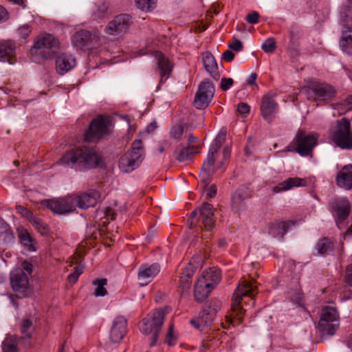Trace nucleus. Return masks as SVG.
Returning <instances> with one entry per match:
<instances>
[{
  "label": "nucleus",
  "instance_id": "f8f14e48",
  "mask_svg": "<svg viewBox=\"0 0 352 352\" xmlns=\"http://www.w3.org/2000/svg\"><path fill=\"white\" fill-rule=\"evenodd\" d=\"M214 94V85L209 80L203 81L199 86L194 100V105L197 109L206 107Z\"/></svg>",
  "mask_w": 352,
  "mask_h": 352
},
{
  "label": "nucleus",
  "instance_id": "5701e85b",
  "mask_svg": "<svg viewBox=\"0 0 352 352\" xmlns=\"http://www.w3.org/2000/svg\"><path fill=\"white\" fill-rule=\"evenodd\" d=\"M200 152L197 145H178L173 153L174 157L180 162L191 160L193 156Z\"/></svg>",
  "mask_w": 352,
  "mask_h": 352
},
{
  "label": "nucleus",
  "instance_id": "c03bdc74",
  "mask_svg": "<svg viewBox=\"0 0 352 352\" xmlns=\"http://www.w3.org/2000/svg\"><path fill=\"white\" fill-rule=\"evenodd\" d=\"M17 339L15 336H8L2 342L3 352H17Z\"/></svg>",
  "mask_w": 352,
  "mask_h": 352
},
{
  "label": "nucleus",
  "instance_id": "8fccbe9b",
  "mask_svg": "<svg viewBox=\"0 0 352 352\" xmlns=\"http://www.w3.org/2000/svg\"><path fill=\"white\" fill-rule=\"evenodd\" d=\"M276 47L274 38H267L261 45L262 50L266 53H272Z\"/></svg>",
  "mask_w": 352,
  "mask_h": 352
},
{
  "label": "nucleus",
  "instance_id": "13d9d810",
  "mask_svg": "<svg viewBox=\"0 0 352 352\" xmlns=\"http://www.w3.org/2000/svg\"><path fill=\"white\" fill-rule=\"evenodd\" d=\"M175 341L176 338L173 336V324H170L166 335V342L168 345H174L175 344Z\"/></svg>",
  "mask_w": 352,
  "mask_h": 352
},
{
  "label": "nucleus",
  "instance_id": "0e129e2a",
  "mask_svg": "<svg viewBox=\"0 0 352 352\" xmlns=\"http://www.w3.org/2000/svg\"><path fill=\"white\" fill-rule=\"evenodd\" d=\"M250 106L245 102H240L238 105L237 110L239 113L246 116L250 113Z\"/></svg>",
  "mask_w": 352,
  "mask_h": 352
},
{
  "label": "nucleus",
  "instance_id": "a211bd4d",
  "mask_svg": "<svg viewBox=\"0 0 352 352\" xmlns=\"http://www.w3.org/2000/svg\"><path fill=\"white\" fill-rule=\"evenodd\" d=\"M161 270L158 263L142 265L140 267L138 278L142 286L148 285L160 273Z\"/></svg>",
  "mask_w": 352,
  "mask_h": 352
},
{
  "label": "nucleus",
  "instance_id": "a18cd8bd",
  "mask_svg": "<svg viewBox=\"0 0 352 352\" xmlns=\"http://www.w3.org/2000/svg\"><path fill=\"white\" fill-rule=\"evenodd\" d=\"M93 284L96 286L94 292L96 296H104L107 294L104 286L107 284L106 278L96 279L93 281Z\"/></svg>",
  "mask_w": 352,
  "mask_h": 352
},
{
  "label": "nucleus",
  "instance_id": "bf43d9fd",
  "mask_svg": "<svg viewBox=\"0 0 352 352\" xmlns=\"http://www.w3.org/2000/svg\"><path fill=\"white\" fill-rule=\"evenodd\" d=\"M17 268L22 269L23 272H25L28 276L30 275L33 271L32 264L27 261H22L20 267H18Z\"/></svg>",
  "mask_w": 352,
  "mask_h": 352
},
{
  "label": "nucleus",
  "instance_id": "1a4fd4ad",
  "mask_svg": "<svg viewBox=\"0 0 352 352\" xmlns=\"http://www.w3.org/2000/svg\"><path fill=\"white\" fill-rule=\"evenodd\" d=\"M213 207L208 203H204L199 208L195 209L190 214V228L198 226L204 227L206 230L210 231L214 226L213 218Z\"/></svg>",
  "mask_w": 352,
  "mask_h": 352
},
{
  "label": "nucleus",
  "instance_id": "20e7f679",
  "mask_svg": "<svg viewBox=\"0 0 352 352\" xmlns=\"http://www.w3.org/2000/svg\"><path fill=\"white\" fill-rule=\"evenodd\" d=\"M165 311L163 309H155L143 318L139 323L140 331L144 335L151 336V346H154L164 323Z\"/></svg>",
  "mask_w": 352,
  "mask_h": 352
},
{
  "label": "nucleus",
  "instance_id": "423d86ee",
  "mask_svg": "<svg viewBox=\"0 0 352 352\" xmlns=\"http://www.w3.org/2000/svg\"><path fill=\"white\" fill-rule=\"evenodd\" d=\"M144 159V149L141 140H135L131 149L119 160V168L124 173H130L140 166Z\"/></svg>",
  "mask_w": 352,
  "mask_h": 352
},
{
  "label": "nucleus",
  "instance_id": "6e6d98bb",
  "mask_svg": "<svg viewBox=\"0 0 352 352\" xmlns=\"http://www.w3.org/2000/svg\"><path fill=\"white\" fill-rule=\"evenodd\" d=\"M107 6L105 3L98 5L97 9L94 11V15L97 18H103L107 12Z\"/></svg>",
  "mask_w": 352,
  "mask_h": 352
},
{
  "label": "nucleus",
  "instance_id": "bb28decb",
  "mask_svg": "<svg viewBox=\"0 0 352 352\" xmlns=\"http://www.w3.org/2000/svg\"><path fill=\"white\" fill-rule=\"evenodd\" d=\"M306 180L299 177H289L272 188L274 193H279L287 191L294 187H300L306 186Z\"/></svg>",
  "mask_w": 352,
  "mask_h": 352
},
{
  "label": "nucleus",
  "instance_id": "49530a36",
  "mask_svg": "<svg viewBox=\"0 0 352 352\" xmlns=\"http://www.w3.org/2000/svg\"><path fill=\"white\" fill-rule=\"evenodd\" d=\"M29 221L41 234H45L47 233L48 230L47 226L45 223L42 221L40 218L33 215L32 219H30Z\"/></svg>",
  "mask_w": 352,
  "mask_h": 352
},
{
  "label": "nucleus",
  "instance_id": "e433bc0d",
  "mask_svg": "<svg viewBox=\"0 0 352 352\" xmlns=\"http://www.w3.org/2000/svg\"><path fill=\"white\" fill-rule=\"evenodd\" d=\"M340 15V22L342 25V30H352V8L349 6H343Z\"/></svg>",
  "mask_w": 352,
  "mask_h": 352
},
{
  "label": "nucleus",
  "instance_id": "c9c22d12",
  "mask_svg": "<svg viewBox=\"0 0 352 352\" xmlns=\"http://www.w3.org/2000/svg\"><path fill=\"white\" fill-rule=\"evenodd\" d=\"M339 44L343 52L352 55V30H342V37Z\"/></svg>",
  "mask_w": 352,
  "mask_h": 352
},
{
  "label": "nucleus",
  "instance_id": "58836bf2",
  "mask_svg": "<svg viewBox=\"0 0 352 352\" xmlns=\"http://www.w3.org/2000/svg\"><path fill=\"white\" fill-rule=\"evenodd\" d=\"M211 311L208 310L207 309H204V310L200 313L199 320L197 321L195 320H191L190 322L195 327L199 329L201 324H204L206 326L210 325L214 320V314H211Z\"/></svg>",
  "mask_w": 352,
  "mask_h": 352
},
{
  "label": "nucleus",
  "instance_id": "680f3d73",
  "mask_svg": "<svg viewBox=\"0 0 352 352\" xmlns=\"http://www.w3.org/2000/svg\"><path fill=\"white\" fill-rule=\"evenodd\" d=\"M233 80L231 78H223L221 81V88L223 91L228 90L233 85Z\"/></svg>",
  "mask_w": 352,
  "mask_h": 352
},
{
  "label": "nucleus",
  "instance_id": "72a5a7b5",
  "mask_svg": "<svg viewBox=\"0 0 352 352\" xmlns=\"http://www.w3.org/2000/svg\"><path fill=\"white\" fill-rule=\"evenodd\" d=\"M212 290L208 283L201 280H197L195 285L194 296L197 302H202L207 298L210 292Z\"/></svg>",
  "mask_w": 352,
  "mask_h": 352
},
{
  "label": "nucleus",
  "instance_id": "473e14b6",
  "mask_svg": "<svg viewBox=\"0 0 352 352\" xmlns=\"http://www.w3.org/2000/svg\"><path fill=\"white\" fill-rule=\"evenodd\" d=\"M300 30L296 25H292L289 30V50L293 56H296L299 54L300 47Z\"/></svg>",
  "mask_w": 352,
  "mask_h": 352
},
{
  "label": "nucleus",
  "instance_id": "9d476101",
  "mask_svg": "<svg viewBox=\"0 0 352 352\" xmlns=\"http://www.w3.org/2000/svg\"><path fill=\"white\" fill-rule=\"evenodd\" d=\"M10 278L12 288L17 294L23 297L30 294L29 277L22 269L14 268L10 272Z\"/></svg>",
  "mask_w": 352,
  "mask_h": 352
},
{
  "label": "nucleus",
  "instance_id": "c85d7f7f",
  "mask_svg": "<svg viewBox=\"0 0 352 352\" xmlns=\"http://www.w3.org/2000/svg\"><path fill=\"white\" fill-rule=\"evenodd\" d=\"M59 41L50 34H43L39 36L34 43L36 49H57L58 47Z\"/></svg>",
  "mask_w": 352,
  "mask_h": 352
},
{
  "label": "nucleus",
  "instance_id": "603ef678",
  "mask_svg": "<svg viewBox=\"0 0 352 352\" xmlns=\"http://www.w3.org/2000/svg\"><path fill=\"white\" fill-rule=\"evenodd\" d=\"M83 272V267L78 265L74 267V272L69 274L67 276V280L70 283H75L79 276Z\"/></svg>",
  "mask_w": 352,
  "mask_h": 352
},
{
  "label": "nucleus",
  "instance_id": "5fc2aeb1",
  "mask_svg": "<svg viewBox=\"0 0 352 352\" xmlns=\"http://www.w3.org/2000/svg\"><path fill=\"white\" fill-rule=\"evenodd\" d=\"M200 177H201V179H202L203 182H204V184H206V186H207L208 184L209 178H208V179L206 182V179H204V178H203L201 173H200ZM210 177V176H209L208 177ZM205 188H206V195H207L208 197H214L216 195V194H217V188H216L215 186L212 185V186H210L208 187L205 186Z\"/></svg>",
  "mask_w": 352,
  "mask_h": 352
},
{
  "label": "nucleus",
  "instance_id": "f3484780",
  "mask_svg": "<svg viewBox=\"0 0 352 352\" xmlns=\"http://www.w3.org/2000/svg\"><path fill=\"white\" fill-rule=\"evenodd\" d=\"M131 17L128 14H120L116 16L105 28L106 33L116 35L125 32L131 24Z\"/></svg>",
  "mask_w": 352,
  "mask_h": 352
},
{
  "label": "nucleus",
  "instance_id": "de8ad7c7",
  "mask_svg": "<svg viewBox=\"0 0 352 352\" xmlns=\"http://www.w3.org/2000/svg\"><path fill=\"white\" fill-rule=\"evenodd\" d=\"M138 8L143 11H151L155 8L157 0H135Z\"/></svg>",
  "mask_w": 352,
  "mask_h": 352
},
{
  "label": "nucleus",
  "instance_id": "7c9ffc66",
  "mask_svg": "<svg viewBox=\"0 0 352 352\" xmlns=\"http://www.w3.org/2000/svg\"><path fill=\"white\" fill-rule=\"evenodd\" d=\"M221 279V272L216 267H212L207 270L203 274L202 277L199 278V280L208 283L211 289H214V287L219 283Z\"/></svg>",
  "mask_w": 352,
  "mask_h": 352
},
{
  "label": "nucleus",
  "instance_id": "aec40b11",
  "mask_svg": "<svg viewBox=\"0 0 352 352\" xmlns=\"http://www.w3.org/2000/svg\"><path fill=\"white\" fill-rule=\"evenodd\" d=\"M250 197L248 189L245 187L239 188L232 197V210L234 213L240 214L247 208L245 200Z\"/></svg>",
  "mask_w": 352,
  "mask_h": 352
},
{
  "label": "nucleus",
  "instance_id": "3c124183",
  "mask_svg": "<svg viewBox=\"0 0 352 352\" xmlns=\"http://www.w3.org/2000/svg\"><path fill=\"white\" fill-rule=\"evenodd\" d=\"M294 225V223L293 221H282L276 223L274 226L275 228L278 230V233L283 236V235L287 232L289 228Z\"/></svg>",
  "mask_w": 352,
  "mask_h": 352
},
{
  "label": "nucleus",
  "instance_id": "7ed1b4c3",
  "mask_svg": "<svg viewBox=\"0 0 352 352\" xmlns=\"http://www.w3.org/2000/svg\"><path fill=\"white\" fill-rule=\"evenodd\" d=\"M256 289V286L254 285L251 281L243 280L239 284L232 298V315L226 316V322L228 326L239 324L243 322L245 309L241 306V300L245 296L252 298Z\"/></svg>",
  "mask_w": 352,
  "mask_h": 352
},
{
  "label": "nucleus",
  "instance_id": "774afa93",
  "mask_svg": "<svg viewBox=\"0 0 352 352\" xmlns=\"http://www.w3.org/2000/svg\"><path fill=\"white\" fill-rule=\"evenodd\" d=\"M222 58L227 62H231L234 58V54L230 50H227L222 54Z\"/></svg>",
  "mask_w": 352,
  "mask_h": 352
},
{
  "label": "nucleus",
  "instance_id": "4468645a",
  "mask_svg": "<svg viewBox=\"0 0 352 352\" xmlns=\"http://www.w3.org/2000/svg\"><path fill=\"white\" fill-rule=\"evenodd\" d=\"M98 41V37L87 30L77 32L72 38L74 46L77 50H91Z\"/></svg>",
  "mask_w": 352,
  "mask_h": 352
},
{
  "label": "nucleus",
  "instance_id": "0eeeda50",
  "mask_svg": "<svg viewBox=\"0 0 352 352\" xmlns=\"http://www.w3.org/2000/svg\"><path fill=\"white\" fill-rule=\"evenodd\" d=\"M302 91L307 100L316 102L329 101L335 95V89L331 85L319 81L309 82Z\"/></svg>",
  "mask_w": 352,
  "mask_h": 352
},
{
  "label": "nucleus",
  "instance_id": "a19ab883",
  "mask_svg": "<svg viewBox=\"0 0 352 352\" xmlns=\"http://www.w3.org/2000/svg\"><path fill=\"white\" fill-rule=\"evenodd\" d=\"M316 249L318 254H329L333 250V243L329 239L324 237L317 243Z\"/></svg>",
  "mask_w": 352,
  "mask_h": 352
},
{
  "label": "nucleus",
  "instance_id": "338daca9",
  "mask_svg": "<svg viewBox=\"0 0 352 352\" xmlns=\"http://www.w3.org/2000/svg\"><path fill=\"white\" fill-rule=\"evenodd\" d=\"M170 144L168 142V140H163L162 142H160L159 146H158V151L160 153H163L165 151H167L170 149Z\"/></svg>",
  "mask_w": 352,
  "mask_h": 352
},
{
  "label": "nucleus",
  "instance_id": "6ab92c4d",
  "mask_svg": "<svg viewBox=\"0 0 352 352\" xmlns=\"http://www.w3.org/2000/svg\"><path fill=\"white\" fill-rule=\"evenodd\" d=\"M127 331V320L122 316L116 317L110 330V339L112 342H120Z\"/></svg>",
  "mask_w": 352,
  "mask_h": 352
},
{
  "label": "nucleus",
  "instance_id": "4c0bfd02",
  "mask_svg": "<svg viewBox=\"0 0 352 352\" xmlns=\"http://www.w3.org/2000/svg\"><path fill=\"white\" fill-rule=\"evenodd\" d=\"M320 318L322 321L326 320H331V322H340V316L338 311L333 306H324L321 309Z\"/></svg>",
  "mask_w": 352,
  "mask_h": 352
},
{
  "label": "nucleus",
  "instance_id": "052dcab7",
  "mask_svg": "<svg viewBox=\"0 0 352 352\" xmlns=\"http://www.w3.org/2000/svg\"><path fill=\"white\" fill-rule=\"evenodd\" d=\"M31 32V28L29 25H25L18 29V34L22 38H26Z\"/></svg>",
  "mask_w": 352,
  "mask_h": 352
},
{
  "label": "nucleus",
  "instance_id": "79ce46f5",
  "mask_svg": "<svg viewBox=\"0 0 352 352\" xmlns=\"http://www.w3.org/2000/svg\"><path fill=\"white\" fill-rule=\"evenodd\" d=\"M33 322L34 318L32 317H25L22 320L21 331L23 334V338H30L32 337L34 329L33 327Z\"/></svg>",
  "mask_w": 352,
  "mask_h": 352
},
{
  "label": "nucleus",
  "instance_id": "6e6552de",
  "mask_svg": "<svg viewBox=\"0 0 352 352\" xmlns=\"http://www.w3.org/2000/svg\"><path fill=\"white\" fill-rule=\"evenodd\" d=\"M318 136L316 134H306L300 131L293 141L285 148V151H296L301 156L310 155L316 146Z\"/></svg>",
  "mask_w": 352,
  "mask_h": 352
},
{
  "label": "nucleus",
  "instance_id": "c756f323",
  "mask_svg": "<svg viewBox=\"0 0 352 352\" xmlns=\"http://www.w3.org/2000/svg\"><path fill=\"white\" fill-rule=\"evenodd\" d=\"M15 45L11 41L0 43V60L13 64L15 61Z\"/></svg>",
  "mask_w": 352,
  "mask_h": 352
},
{
  "label": "nucleus",
  "instance_id": "f704fd0d",
  "mask_svg": "<svg viewBox=\"0 0 352 352\" xmlns=\"http://www.w3.org/2000/svg\"><path fill=\"white\" fill-rule=\"evenodd\" d=\"M340 325L339 322H331V320L324 319L322 321V318H320L318 325V331L322 335H333Z\"/></svg>",
  "mask_w": 352,
  "mask_h": 352
},
{
  "label": "nucleus",
  "instance_id": "39448f33",
  "mask_svg": "<svg viewBox=\"0 0 352 352\" xmlns=\"http://www.w3.org/2000/svg\"><path fill=\"white\" fill-rule=\"evenodd\" d=\"M330 136L333 142L342 149H352V130L350 121L343 118L336 122L330 128Z\"/></svg>",
  "mask_w": 352,
  "mask_h": 352
},
{
  "label": "nucleus",
  "instance_id": "dca6fc26",
  "mask_svg": "<svg viewBox=\"0 0 352 352\" xmlns=\"http://www.w3.org/2000/svg\"><path fill=\"white\" fill-rule=\"evenodd\" d=\"M331 211L339 228L340 225L348 217L350 212V203L346 199H336L331 204Z\"/></svg>",
  "mask_w": 352,
  "mask_h": 352
},
{
  "label": "nucleus",
  "instance_id": "ddd939ff",
  "mask_svg": "<svg viewBox=\"0 0 352 352\" xmlns=\"http://www.w3.org/2000/svg\"><path fill=\"white\" fill-rule=\"evenodd\" d=\"M42 204L56 214H65L76 209L74 197H67L56 199L44 200Z\"/></svg>",
  "mask_w": 352,
  "mask_h": 352
},
{
  "label": "nucleus",
  "instance_id": "4d7b16f0",
  "mask_svg": "<svg viewBox=\"0 0 352 352\" xmlns=\"http://www.w3.org/2000/svg\"><path fill=\"white\" fill-rule=\"evenodd\" d=\"M16 210L18 213L21 214L23 217H25L28 221L32 219L34 214L28 208L19 205L16 206Z\"/></svg>",
  "mask_w": 352,
  "mask_h": 352
},
{
  "label": "nucleus",
  "instance_id": "864d4df0",
  "mask_svg": "<svg viewBox=\"0 0 352 352\" xmlns=\"http://www.w3.org/2000/svg\"><path fill=\"white\" fill-rule=\"evenodd\" d=\"M221 308V302L218 299H213L210 302L208 310H210L214 316Z\"/></svg>",
  "mask_w": 352,
  "mask_h": 352
},
{
  "label": "nucleus",
  "instance_id": "2f4dec72",
  "mask_svg": "<svg viewBox=\"0 0 352 352\" xmlns=\"http://www.w3.org/2000/svg\"><path fill=\"white\" fill-rule=\"evenodd\" d=\"M14 236L10 226L0 219V246L3 249L14 243Z\"/></svg>",
  "mask_w": 352,
  "mask_h": 352
},
{
  "label": "nucleus",
  "instance_id": "09e8293b",
  "mask_svg": "<svg viewBox=\"0 0 352 352\" xmlns=\"http://www.w3.org/2000/svg\"><path fill=\"white\" fill-rule=\"evenodd\" d=\"M184 127L181 124H176L172 126L169 131L170 137L177 142L182 139Z\"/></svg>",
  "mask_w": 352,
  "mask_h": 352
},
{
  "label": "nucleus",
  "instance_id": "37998d69",
  "mask_svg": "<svg viewBox=\"0 0 352 352\" xmlns=\"http://www.w3.org/2000/svg\"><path fill=\"white\" fill-rule=\"evenodd\" d=\"M344 280L346 285L350 288L344 290L343 298L345 299L352 298V263L346 267Z\"/></svg>",
  "mask_w": 352,
  "mask_h": 352
},
{
  "label": "nucleus",
  "instance_id": "b1692460",
  "mask_svg": "<svg viewBox=\"0 0 352 352\" xmlns=\"http://www.w3.org/2000/svg\"><path fill=\"white\" fill-rule=\"evenodd\" d=\"M195 270V266L192 263H188L179 272V287L183 292L190 289Z\"/></svg>",
  "mask_w": 352,
  "mask_h": 352
},
{
  "label": "nucleus",
  "instance_id": "2eb2a0df",
  "mask_svg": "<svg viewBox=\"0 0 352 352\" xmlns=\"http://www.w3.org/2000/svg\"><path fill=\"white\" fill-rule=\"evenodd\" d=\"M276 94L270 91L265 94L261 100L260 111L263 118L270 122L278 112V105L274 98Z\"/></svg>",
  "mask_w": 352,
  "mask_h": 352
},
{
  "label": "nucleus",
  "instance_id": "f03ea898",
  "mask_svg": "<svg viewBox=\"0 0 352 352\" xmlns=\"http://www.w3.org/2000/svg\"><path fill=\"white\" fill-rule=\"evenodd\" d=\"M226 136V132L220 131L210 147L208 156L201 167V175L206 181L209 176H212L217 170L222 168L224 162L230 157L231 148L230 146L226 145L223 150V159L220 161H217L218 151L224 142Z\"/></svg>",
  "mask_w": 352,
  "mask_h": 352
},
{
  "label": "nucleus",
  "instance_id": "e2e57ef3",
  "mask_svg": "<svg viewBox=\"0 0 352 352\" xmlns=\"http://www.w3.org/2000/svg\"><path fill=\"white\" fill-rule=\"evenodd\" d=\"M228 47L236 52H240L243 50V43L241 41L236 39L228 44Z\"/></svg>",
  "mask_w": 352,
  "mask_h": 352
},
{
  "label": "nucleus",
  "instance_id": "412c9836",
  "mask_svg": "<svg viewBox=\"0 0 352 352\" xmlns=\"http://www.w3.org/2000/svg\"><path fill=\"white\" fill-rule=\"evenodd\" d=\"M153 56L157 61L160 71V82H164L170 76L173 68V63L164 54L160 52H154Z\"/></svg>",
  "mask_w": 352,
  "mask_h": 352
},
{
  "label": "nucleus",
  "instance_id": "393cba45",
  "mask_svg": "<svg viewBox=\"0 0 352 352\" xmlns=\"http://www.w3.org/2000/svg\"><path fill=\"white\" fill-rule=\"evenodd\" d=\"M76 65V59L71 54H62L56 60V69L58 74L63 75Z\"/></svg>",
  "mask_w": 352,
  "mask_h": 352
},
{
  "label": "nucleus",
  "instance_id": "cd10ccee",
  "mask_svg": "<svg viewBox=\"0 0 352 352\" xmlns=\"http://www.w3.org/2000/svg\"><path fill=\"white\" fill-rule=\"evenodd\" d=\"M202 62L206 71L216 80L220 78V74L218 69L217 63L212 56L208 52L202 55Z\"/></svg>",
  "mask_w": 352,
  "mask_h": 352
},
{
  "label": "nucleus",
  "instance_id": "69168bd1",
  "mask_svg": "<svg viewBox=\"0 0 352 352\" xmlns=\"http://www.w3.org/2000/svg\"><path fill=\"white\" fill-rule=\"evenodd\" d=\"M259 14L257 12H253L247 15L246 20L251 24H256L258 22Z\"/></svg>",
  "mask_w": 352,
  "mask_h": 352
},
{
  "label": "nucleus",
  "instance_id": "ea45409f",
  "mask_svg": "<svg viewBox=\"0 0 352 352\" xmlns=\"http://www.w3.org/2000/svg\"><path fill=\"white\" fill-rule=\"evenodd\" d=\"M19 238L23 245L29 251H36L34 239L25 229L19 230Z\"/></svg>",
  "mask_w": 352,
  "mask_h": 352
},
{
  "label": "nucleus",
  "instance_id": "9b49d317",
  "mask_svg": "<svg viewBox=\"0 0 352 352\" xmlns=\"http://www.w3.org/2000/svg\"><path fill=\"white\" fill-rule=\"evenodd\" d=\"M108 125L109 120L107 118L102 116H98L90 122L85 139L88 142H94L104 138L108 133Z\"/></svg>",
  "mask_w": 352,
  "mask_h": 352
},
{
  "label": "nucleus",
  "instance_id": "f257e3e1",
  "mask_svg": "<svg viewBox=\"0 0 352 352\" xmlns=\"http://www.w3.org/2000/svg\"><path fill=\"white\" fill-rule=\"evenodd\" d=\"M100 161V156L94 148L81 146L65 152L58 163L76 170L85 171L96 168Z\"/></svg>",
  "mask_w": 352,
  "mask_h": 352
},
{
  "label": "nucleus",
  "instance_id": "4be33fe9",
  "mask_svg": "<svg viewBox=\"0 0 352 352\" xmlns=\"http://www.w3.org/2000/svg\"><path fill=\"white\" fill-rule=\"evenodd\" d=\"M100 197L99 192L96 190H90L83 192L78 196L74 197L75 206H78L81 209H87L90 207H94Z\"/></svg>",
  "mask_w": 352,
  "mask_h": 352
},
{
  "label": "nucleus",
  "instance_id": "a878e982",
  "mask_svg": "<svg viewBox=\"0 0 352 352\" xmlns=\"http://www.w3.org/2000/svg\"><path fill=\"white\" fill-rule=\"evenodd\" d=\"M336 182L340 188L352 189V165H346L340 170L337 175Z\"/></svg>",
  "mask_w": 352,
  "mask_h": 352
}]
</instances>
